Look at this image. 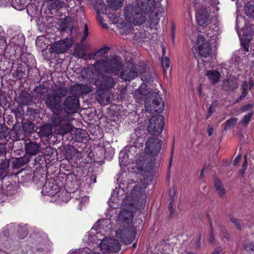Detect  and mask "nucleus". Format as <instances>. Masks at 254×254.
<instances>
[{"mask_svg": "<svg viewBox=\"0 0 254 254\" xmlns=\"http://www.w3.org/2000/svg\"><path fill=\"white\" fill-rule=\"evenodd\" d=\"M74 55L77 58L81 59L84 58L85 56L84 51L82 49V48L80 47H77L75 48L74 52Z\"/></svg>", "mask_w": 254, "mask_h": 254, "instance_id": "nucleus-33", "label": "nucleus"}, {"mask_svg": "<svg viewBox=\"0 0 254 254\" xmlns=\"http://www.w3.org/2000/svg\"><path fill=\"white\" fill-rule=\"evenodd\" d=\"M72 44V41L71 39L66 38L52 45L51 49L53 52L56 54L63 53L68 50Z\"/></svg>", "mask_w": 254, "mask_h": 254, "instance_id": "nucleus-11", "label": "nucleus"}, {"mask_svg": "<svg viewBox=\"0 0 254 254\" xmlns=\"http://www.w3.org/2000/svg\"><path fill=\"white\" fill-rule=\"evenodd\" d=\"M214 112V109L212 107V106L211 105L209 108L208 114V115H207V116L206 117V119H208L210 117V116L211 115V114H212Z\"/></svg>", "mask_w": 254, "mask_h": 254, "instance_id": "nucleus-51", "label": "nucleus"}, {"mask_svg": "<svg viewBox=\"0 0 254 254\" xmlns=\"http://www.w3.org/2000/svg\"><path fill=\"white\" fill-rule=\"evenodd\" d=\"M39 145L35 142L29 141L25 144V151L27 154L32 156L38 154Z\"/></svg>", "mask_w": 254, "mask_h": 254, "instance_id": "nucleus-19", "label": "nucleus"}, {"mask_svg": "<svg viewBox=\"0 0 254 254\" xmlns=\"http://www.w3.org/2000/svg\"><path fill=\"white\" fill-rule=\"evenodd\" d=\"M254 114L253 111L250 112L247 115H246L243 118L242 123L243 125H247L250 121V120Z\"/></svg>", "mask_w": 254, "mask_h": 254, "instance_id": "nucleus-35", "label": "nucleus"}, {"mask_svg": "<svg viewBox=\"0 0 254 254\" xmlns=\"http://www.w3.org/2000/svg\"><path fill=\"white\" fill-rule=\"evenodd\" d=\"M19 102L24 105H30L32 101V97L28 92L23 91L18 96Z\"/></svg>", "mask_w": 254, "mask_h": 254, "instance_id": "nucleus-20", "label": "nucleus"}, {"mask_svg": "<svg viewBox=\"0 0 254 254\" xmlns=\"http://www.w3.org/2000/svg\"><path fill=\"white\" fill-rule=\"evenodd\" d=\"M88 35V31H84L83 35L81 38V42H83L85 40Z\"/></svg>", "mask_w": 254, "mask_h": 254, "instance_id": "nucleus-55", "label": "nucleus"}, {"mask_svg": "<svg viewBox=\"0 0 254 254\" xmlns=\"http://www.w3.org/2000/svg\"><path fill=\"white\" fill-rule=\"evenodd\" d=\"M99 247L103 253H116L121 248L120 243L112 238H104L99 244Z\"/></svg>", "mask_w": 254, "mask_h": 254, "instance_id": "nucleus-6", "label": "nucleus"}, {"mask_svg": "<svg viewBox=\"0 0 254 254\" xmlns=\"http://www.w3.org/2000/svg\"><path fill=\"white\" fill-rule=\"evenodd\" d=\"M244 10L248 17H254V3H248L244 7Z\"/></svg>", "mask_w": 254, "mask_h": 254, "instance_id": "nucleus-29", "label": "nucleus"}, {"mask_svg": "<svg viewBox=\"0 0 254 254\" xmlns=\"http://www.w3.org/2000/svg\"><path fill=\"white\" fill-rule=\"evenodd\" d=\"M243 47L244 50L246 52H249V45H246V46H243Z\"/></svg>", "mask_w": 254, "mask_h": 254, "instance_id": "nucleus-60", "label": "nucleus"}, {"mask_svg": "<svg viewBox=\"0 0 254 254\" xmlns=\"http://www.w3.org/2000/svg\"><path fill=\"white\" fill-rule=\"evenodd\" d=\"M142 88V86H141V87H139V88H138V92H140L142 95H143V94H146V93H145V92H144V93H142V91H141Z\"/></svg>", "mask_w": 254, "mask_h": 254, "instance_id": "nucleus-62", "label": "nucleus"}, {"mask_svg": "<svg viewBox=\"0 0 254 254\" xmlns=\"http://www.w3.org/2000/svg\"><path fill=\"white\" fill-rule=\"evenodd\" d=\"M70 121H65L61 124L56 130L57 133L59 135H64L70 132L73 127L72 125L70 123Z\"/></svg>", "mask_w": 254, "mask_h": 254, "instance_id": "nucleus-18", "label": "nucleus"}, {"mask_svg": "<svg viewBox=\"0 0 254 254\" xmlns=\"http://www.w3.org/2000/svg\"><path fill=\"white\" fill-rule=\"evenodd\" d=\"M9 160H4L2 163L0 165V173H3L6 172L9 167Z\"/></svg>", "mask_w": 254, "mask_h": 254, "instance_id": "nucleus-34", "label": "nucleus"}, {"mask_svg": "<svg viewBox=\"0 0 254 254\" xmlns=\"http://www.w3.org/2000/svg\"><path fill=\"white\" fill-rule=\"evenodd\" d=\"M51 188H52V189L54 190V191L50 192V194L54 195L55 193H56L58 192V190L56 191L57 186L56 185H52L51 186Z\"/></svg>", "mask_w": 254, "mask_h": 254, "instance_id": "nucleus-56", "label": "nucleus"}, {"mask_svg": "<svg viewBox=\"0 0 254 254\" xmlns=\"http://www.w3.org/2000/svg\"><path fill=\"white\" fill-rule=\"evenodd\" d=\"M195 9L196 20L198 24L202 26H206L210 22L207 8L204 7H196Z\"/></svg>", "mask_w": 254, "mask_h": 254, "instance_id": "nucleus-12", "label": "nucleus"}, {"mask_svg": "<svg viewBox=\"0 0 254 254\" xmlns=\"http://www.w3.org/2000/svg\"><path fill=\"white\" fill-rule=\"evenodd\" d=\"M18 236L20 239H23L28 234V229L26 226H19L17 228Z\"/></svg>", "mask_w": 254, "mask_h": 254, "instance_id": "nucleus-30", "label": "nucleus"}, {"mask_svg": "<svg viewBox=\"0 0 254 254\" xmlns=\"http://www.w3.org/2000/svg\"><path fill=\"white\" fill-rule=\"evenodd\" d=\"M214 187L219 196L223 197L225 196L226 194L225 189L220 180L216 179L215 180Z\"/></svg>", "mask_w": 254, "mask_h": 254, "instance_id": "nucleus-24", "label": "nucleus"}, {"mask_svg": "<svg viewBox=\"0 0 254 254\" xmlns=\"http://www.w3.org/2000/svg\"><path fill=\"white\" fill-rule=\"evenodd\" d=\"M45 103L47 107L54 113H61L63 108L61 105V99L55 94H48L45 96Z\"/></svg>", "mask_w": 254, "mask_h": 254, "instance_id": "nucleus-7", "label": "nucleus"}, {"mask_svg": "<svg viewBox=\"0 0 254 254\" xmlns=\"http://www.w3.org/2000/svg\"><path fill=\"white\" fill-rule=\"evenodd\" d=\"M245 249L248 252L254 251V243L250 242L245 245Z\"/></svg>", "mask_w": 254, "mask_h": 254, "instance_id": "nucleus-42", "label": "nucleus"}, {"mask_svg": "<svg viewBox=\"0 0 254 254\" xmlns=\"http://www.w3.org/2000/svg\"><path fill=\"white\" fill-rule=\"evenodd\" d=\"M169 194L171 197V200H172V202H174L175 200V196L176 194V189L175 188V187L171 188L169 191Z\"/></svg>", "mask_w": 254, "mask_h": 254, "instance_id": "nucleus-43", "label": "nucleus"}, {"mask_svg": "<svg viewBox=\"0 0 254 254\" xmlns=\"http://www.w3.org/2000/svg\"><path fill=\"white\" fill-rule=\"evenodd\" d=\"M78 254H99V253H97L90 250H89V251H87V250L85 249L79 250L78 252Z\"/></svg>", "mask_w": 254, "mask_h": 254, "instance_id": "nucleus-45", "label": "nucleus"}, {"mask_svg": "<svg viewBox=\"0 0 254 254\" xmlns=\"http://www.w3.org/2000/svg\"><path fill=\"white\" fill-rule=\"evenodd\" d=\"M130 193L132 195V197L139 195L142 198V199L140 201V206L141 208H143L145 204V195L144 194L142 193L141 189L138 186H135L131 190Z\"/></svg>", "mask_w": 254, "mask_h": 254, "instance_id": "nucleus-21", "label": "nucleus"}, {"mask_svg": "<svg viewBox=\"0 0 254 254\" xmlns=\"http://www.w3.org/2000/svg\"><path fill=\"white\" fill-rule=\"evenodd\" d=\"M214 240V237H213V235L211 234L209 237V242L211 243L213 242Z\"/></svg>", "mask_w": 254, "mask_h": 254, "instance_id": "nucleus-59", "label": "nucleus"}, {"mask_svg": "<svg viewBox=\"0 0 254 254\" xmlns=\"http://www.w3.org/2000/svg\"><path fill=\"white\" fill-rule=\"evenodd\" d=\"M60 113H55L51 117V122L54 127H59L65 121H71V118L68 115H61Z\"/></svg>", "mask_w": 254, "mask_h": 254, "instance_id": "nucleus-15", "label": "nucleus"}, {"mask_svg": "<svg viewBox=\"0 0 254 254\" xmlns=\"http://www.w3.org/2000/svg\"><path fill=\"white\" fill-rule=\"evenodd\" d=\"M3 152V148L1 146H0V155L1 154H2Z\"/></svg>", "mask_w": 254, "mask_h": 254, "instance_id": "nucleus-63", "label": "nucleus"}, {"mask_svg": "<svg viewBox=\"0 0 254 254\" xmlns=\"http://www.w3.org/2000/svg\"><path fill=\"white\" fill-rule=\"evenodd\" d=\"M123 0H107L108 5L114 10L121 8L123 4Z\"/></svg>", "mask_w": 254, "mask_h": 254, "instance_id": "nucleus-28", "label": "nucleus"}, {"mask_svg": "<svg viewBox=\"0 0 254 254\" xmlns=\"http://www.w3.org/2000/svg\"><path fill=\"white\" fill-rule=\"evenodd\" d=\"M174 203V201L172 202V200H171V202L169 203V206H168V209L170 211L171 214H172L174 213V210L173 209V205Z\"/></svg>", "mask_w": 254, "mask_h": 254, "instance_id": "nucleus-52", "label": "nucleus"}, {"mask_svg": "<svg viewBox=\"0 0 254 254\" xmlns=\"http://www.w3.org/2000/svg\"><path fill=\"white\" fill-rule=\"evenodd\" d=\"M241 156L240 155H238L233 161V165L234 166L237 165L241 160Z\"/></svg>", "mask_w": 254, "mask_h": 254, "instance_id": "nucleus-50", "label": "nucleus"}, {"mask_svg": "<svg viewBox=\"0 0 254 254\" xmlns=\"http://www.w3.org/2000/svg\"><path fill=\"white\" fill-rule=\"evenodd\" d=\"M242 91H246V92H248V89H249V84L248 82L246 81H244L242 84Z\"/></svg>", "mask_w": 254, "mask_h": 254, "instance_id": "nucleus-47", "label": "nucleus"}, {"mask_svg": "<svg viewBox=\"0 0 254 254\" xmlns=\"http://www.w3.org/2000/svg\"><path fill=\"white\" fill-rule=\"evenodd\" d=\"M23 158H18L16 160L13 162V165L15 168H19L25 165V163L23 162Z\"/></svg>", "mask_w": 254, "mask_h": 254, "instance_id": "nucleus-37", "label": "nucleus"}, {"mask_svg": "<svg viewBox=\"0 0 254 254\" xmlns=\"http://www.w3.org/2000/svg\"><path fill=\"white\" fill-rule=\"evenodd\" d=\"M120 77L125 81H130L134 79L137 75V72L134 68H129L127 67L123 68L122 64V69L120 72Z\"/></svg>", "mask_w": 254, "mask_h": 254, "instance_id": "nucleus-14", "label": "nucleus"}, {"mask_svg": "<svg viewBox=\"0 0 254 254\" xmlns=\"http://www.w3.org/2000/svg\"><path fill=\"white\" fill-rule=\"evenodd\" d=\"M254 106L253 104H248L246 105L242 106L240 108V111L242 112H245L247 111L251 110Z\"/></svg>", "mask_w": 254, "mask_h": 254, "instance_id": "nucleus-41", "label": "nucleus"}, {"mask_svg": "<svg viewBox=\"0 0 254 254\" xmlns=\"http://www.w3.org/2000/svg\"><path fill=\"white\" fill-rule=\"evenodd\" d=\"M161 144L162 141L158 137H150L145 142L144 151L147 154L156 156L160 153Z\"/></svg>", "mask_w": 254, "mask_h": 254, "instance_id": "nucleus-5", "label": "nucleus"}, {"mask_svg": "<svg viewBox=\"0 0 254 254\" xmlns=\"http://www.w3.org/2000/svg\"><path fill=\"white\" fill-rule=\"evenodd\" d=\"M213 129L212 127H208L207 128V133L209 136H211L213 133Z\"/></svg>", "mask_w": 254, "mask_h": 254, "instance_id": "nucleus-57", "label": "nucleus"}, {"mask_svg": "<svg viewBox=\"0 0 254 254\" xmlns=\"http://www.w3.org/2000/svg\"><path fill=\"white\" fill-rule=\"evenodd\" d=\"M91 91V88L90 86L85 84H78L71 86L70 88V93L71 94L75 95L79 94L80 93L87 94Z\"/></svg>", "mask_w": 254, "mask_h": 254, "instance_id": "nucleus-16", "label": "nucleus"}, {"mask_svg": "<svg viewBox=\"0 0 254 254\" xmlns=\"http://www.w3.org/2000/svg\"><path fill=\"white\" fill-rule=\"evenodd\" d=\"M238 87V83L236 78H232L225 79L222 82L223 89L228 91H233Z\"/></svg>", "mask_w": 254, "mask_h": 254, "instance_id": "nucleus-17", "label": "nucleus"}, {"mask_svg": "<svg viewBox=\"0 0 254 254\" xmlns=\"http://www.w3.org/2000/svg\"><path fill=\"white\" fill-rule=\"evenodd\" d=\"M94 66L98 73L94 84L98 89L104 90L114 88L116 82L112 77L105 75V73L119 75L122 69L121 62L115 58L104 57V59L97 61Z\"/></svg>", "mask_w": 254, "mask_h": 254, "instance_id": "nucleus-1", "label": "nucleus"}, {"mask_svg": "<svg viewBox=\"0 0 254 254\" xmlns=\"http://www.w3.org/2000/svg\"><path fill=\"white\" fill-rule=\"evenodd\" d=\"M197 49L199 55L203 57H208L211 53V48L209 42L203 36L199 35L196 40Z\"/></svg>", "mask_w": 254, "mask_h": 254, "instance_id": "nucleus-10", "label": "nucleus"}, {"mask_svg": "<svg viewBox=\"0 0 254 254\" xmlns=\"http://www.w3.org/2000/svg\"><path fill=\"white\" fill-rule=\"evenodd\" d=\"M152 107L148 104L147 102H145V109L149 113H160L164 108V104L162 101V99L158 95L154 96L153 99Z\"/></svg>", "mask_w": 254, "mask_h": 254, "instance_id": "nucleus-13", "label": "nucleus"}, {"mask_svg": "<svg viewBox=\"0 0 254 254\" xmlns=\"http://www.w3.org/2000/svg\"><path fill=\"white\" fill-rule=\"evenodd\" d=\"M49 88L44 85H39L36 87L35 89V94L36 96L41 98L42 96H46L45 94H48Z\"/></svg>", "mask_w": 254, "mask_h": 254, "instance_id": "nucleus-27", "label": "nucleus"}, {"mask_svg": "<svg viewBox=\"0 0 254 254\" xmlns=\"http://www.w3.org/2000/svg\"><path fill=\"white\" fill-rule=\"evenodd\" d=\"M249 84V89H251L253 86V82L251 79L250 80L249 82H248Z\"/></svg>", "mask_w": 254, "mask_h": 254, "instance_id": "nucleus-58", "label": "nucleus"}, {"mask_svg": "<svg viewBox=\"0 0 254 254\" xmlns=\"http://www.w3.org/2000/svg\"><path fill=\"white\" fill-rule=\"evenodd\" d=\"M248 94V92H246V91H242V92L241 93V95L239 96V97L238 98H237L235 101V102H239L240 101L242 100V99H243L246 96V95H247Z\"/></svg>", "mask_w": 254, "mask_h": 254, "instance_id": "nucleus-48", "label": "nucleus"}, {"mask_svg": "<svg viewBox=\"0 0 254 254\" xmlns=\"http://www.w3.org/2000/svg\"><path fill=\"white\" fill-rule=\"evenodd\" d=\"M153 11V13L151 14L149 19L147 20V23L151 28H154L157 29V26L158 25L160 18L163 17V19H165L164 16L162 15L164 8L159 3V6L154 7Z\"/></svg>", "mask_w": 254, "mask_h": 254, "instance_id": "nucleus-9", "label": "nucleus"}, {"mask_svg": "<svg viewBox=\"0 0 254 254\" xmlns=\"http://www.w3.org/2000/svg\"><path fill=\"white\" fill-rule=\"evenodd\" d=\"M67 96L64 101L63 106L64 112L67 114H73L77 112L79 107V103L76 95Z\"/></svg>", "mask_w": 254, "mask_h": 254, "instance_id": "nucleus-8", "label": "nucleus"}, {"mask_svg": "<svg viewBox=\"0 0 254 254\" xmlns=\"http://www.w3.org/2000/svg\"><path fill=\"white\" fill-rule=\"evenodd\" d=\"M23 127L27 131L31 132L33 131L34 130V127L32 123L31 122H29L27 124H25Z\"/></svg>", "mask_w": 254, "mask_h": 254, "instance_id": "nucleus-39", "label": "nucleus"}, {"mask_svg": "<svg viewBox=\"0 0 254 254\" xmlns=\"http://www.w3.org/2000/svg\"><path fill=\"white\" fill-rule=\"evenodd\" d=\"M6 192L8 194H10L13 193L14 189L12 185L10 184L6 186Z\"/></svg>", "mask_w": 254, "mask_h": 254, "instance_id": "nucleus-46", "label": "nucleus"}, {"mask_svg": "<svg viewBox=\"0 0 254 254\" xmlns=\"http://www.w3.org/2000/svg\"><path fill=\"white\" fill-rule=\"evenodd\" d=\"M5 132H0V137L1 138H6V135H5Z\"/></svg>", "mask_w": 254, "mask_h": 254, "instance_id": "nucleus-61", "label": "nucleus"}, {"mask_svg": "<svg viewBox=\"0 0 254 254\" xmlns=\"http://www.w3.org/2000/svg\"><path fill=\"white\" fill-rule=\"evenodd\" d=\"M222 249L221 247L216 248L212 254H219L222 252Z\"/></svg>", "mask_w": 254, "mask_h": 254, "instance_id": "nucleus-53", "label": "nucleus"}, {"mask_svg": "<svg viewBox=\"0 0 254 254\" xmlns=\"http://www.w3.org/2000/svg\"><path fill=\"white\" fill-rule=\"evenodd\" d=\"M48 2V6L53 9L61 7L63 3L60 0H46Z\"/></svg>", "mask_w": 254, "mask_h": 254, "instance_id": "nucleus-31", "label": "nucleus"}, {"mask_svg": "<svg viewBox=\"0 0 254 254\" xmlns=\"http://www.w3.org/2000/svg\"><path fill=\"white\" fill-rule=\"evenodd\" d=\"M250 40L249 39L242 38L241 39V45L244 46L246 45H249Z\"/></svg>", "mask_w": 254, "mask_h": 254, "instance_id": "nucleus-49", "label": "nucleus"}, {"mask_svg": "<svg viewBox=\"0 0 254 254\" xmlns=\"http://www.w3.org/2000/svg\"><path fill=\"white\" fill-rule=\"evenodd\" d=\"M97 18L98 19V20H99V21L100 22V24L103 27H104V28L107 27V25L106 24L103 23L102 22V19L101 16H100V15H99L97 16Z\"/></svg>", "mask_w": 254, "mask_h": 254, "instance_id": "nucleus-54", "label": "nucleus"}, {"mask_svg": "<svg viewBox=\"0 0 254 254\" xmlns=\"http://www.w3.org/2000/svg\"><path fill=\"white\" fill-rule=\"evenodd\" d=\"M238 121V119L236 118H232L226 122V126L224 128L225 130L230 128L231 127H234Z\"/></svg>", "mask_w": 254, "mask_h": 254, "instance_id": "nucleus-32", "label": "nucleus"}, {"mask_svg": "<svg viewBox=\"0 0 254 254\" xmlns=\"http://www.w3.org/2000/svg\"><path fill=\"white\" fill-rule=\"evenodd\" d=\"M52 127L49 124L42 126L40 129V134L42 137H49L52 133Z\"/></svg>", "mask_w": 254, "mask_h": 254, "instance_id": "nucleus-26", "label": "nucleus"}, {"mask_svg": "<svg viewBox=\"0 0 254 254\" xmlns=\"http://www.w3.org/2000/svg\"><path fill=\"white\" fill-rule=\"evenodd\" d=\"M224 237L228 240L229 239V235L227 233L224 234Z\"/></svg>", "mask_w": 254, "mask_h": 254, "instance_id": "nucleus-64", "label": "nucleus"}, {"mask_svg": "<svg viewBox=\"0 0 254 254\" xmlns=\"http://www.w3.org/2000/svg\"><path fill=\"white\" fill-rule=\"evenodd\" d=\"M162 66L165 71L169 67L170 62L169 59L168 57L164 58L162 61Z\"/></svg>", "mask_w": 254, "mask_h": 254, "instance_id": "nucleus-38", "label": "nucleus"}, {"mask_svg": "<svg viewBox=\"0 0 254 254\" xmlns=\"http://www.w3.org/2000/svg\"><path fill=\"white\" fill-rule=\"evenodd\" d=\"M109 50V48L108 47H104L102 49H101L100 50H99L98 52H97L95 54H94V57H97V58H99V57H100L101 56H102L103 55H104V54H105L106 53H107V52Z\"/></svg>", "mask_w": 254, "mask_h": 254, "instance_id": "nucleus-36", "label": "nucleus"}, {"mask_svg": "<svg viewBox=\"0 0 254 254\" xmlns=\"http://www.w3.org/2000/svg\"><path fill=\"white\" fill-rule=\"evenodd\" d=\"M133 217L132 211L125 209L122 210L118 216L120 222H124L123 228H119L116 231V236L126 245L131 244L135 238V232L127 227L128 221Z\"/></svg>", "mask_w": 254, "mask_h": 254, "instance_id": "nucleus-3", "label": "nucleus"}, {"mask_svg": "<svg viewBox=\"0 0 254 254\" xmlns=\"http://www.w3.org/2000/svg\"><path fill=\"white\" fill-rule=\"evenodd\" d=\"M54 94L61 99V98L64 97L66 96L68 92L67 87L64 86H60L59 87L54 89Z\"/></svg>", "mask_w": 254, "mask_h": 254, "instance_id": "nucleus-25", "label": "nucleus"}, {"mask_svg": "<svg viewBox=\"0 0 254 254\" xmlns=\"http://www.w3.org/2000/svg\"><path fill=\"white\" fill-rule=\"evenodd\" d=\"M154 3L155 0H137L136 5L128 4L125 8L126 19L134 25H141L146 19L142 13H147L153 7L159 6Z\"/></svg>", "mask_w": 254, "mask_h": 254, "instance_id": "nucleus-2", "label": "nucleus"}, {"mask_svg": "<svg viewBox=\"0 0 254 254\" xmlns=\"http://www.w3.org/2000/svg\"><path fill=\"white\" fill-rule=\"evenodd\" d=\"M247 157L246 155H245V160L243 162V166H242V169L239 171V174L241 176H243L244 174L245 173V171L247 169Z\"/></svg>", "mask_w": 254, "mask_h": 254, "instance_id": "nucleus-40", "label": "nucleus"}, {"mask_svg": "<svg viewBox=\"0 0 254 254\" xmlns=\"http://www.w3.org/2000/svg\"><path fill=\"white\" fill-rule=\"evenodd\" d=\"M154 161L152 158L146 159L143 163L141 164L140 162L138 163V165L140 166V168L142 170L145 171H148L152 169L154 167Z\"/></svg>", "mask_w": 254, "mask_h": 254, "instance_id": "nucleus-23", "label": "nucleus"}, {"mask_svg": "<svg viewBox=\"0 0 254 254\" xmlns=\"http://www.w3.org/2000/svg\"><path fill=\"white\" fill-rule=\"evenodd\" d=\"M231 221L232 222H233L234 224H235L236 227L238 229L241 230V223L240 221L235 218H231Z\"/></svg>", "mask_w": 254, "mask_h": 254, "instance_id": "nucleus-44", "label": "nucleus"}, {"mask_svg": "<svg viewBox=\"0 0 254 254\" xmlns=\"http://www.w3.org/2000/svg\"><path fill=\"white\" fill-rule=\"evenodd\" d=\"M163 126L164 117L159 115L154 116L149 119L147 129L150 134L158 135L162 133Z\"/></svg>", "mask_w": 254, "mask_h": 254, "instance_id": "nucleus-4", "label": "nucleus"}, {"mask_svg": "<svg viewBox=\"0 0 254 254\" xmlns=\"http://www.w3.org/2000/svg\"><path fill=\"white\" fill-rule=\"evenodd\" d=\"M207 75L212 84H216L219 81L221 75L220 73L214 70H209L207 72Z\"/></svg>", "mask_w": 254, "mask_h": 254, "instance_id": "nucleus-22", "label": "nucleus"}]
</instances>
